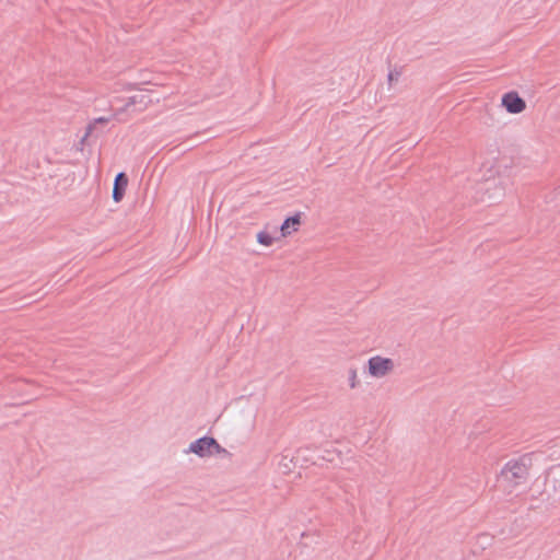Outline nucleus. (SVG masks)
<instances>
[{
  "mask_svg": "<svg viewBox=\"0 0 560 560\" xmlns=\"http://www.w3.org/2000/svg\"><path fill=\"white\" fill-rule=\"evenodd\" d=\"M529 475V465L526 457L509 460L497 476L495 489L508 494L524 485Z\"/></svg>",
  "mask_w": 560,
  "mask_h": 560,
  "instance_id": "obj_1",
  "label": "nucleus"
},
{
  "mask_svg": "<svg viewBox=\"0 0 560 560\" xmlns=\"http://www.w3.org/2000/svg\"><path fill=\"white\" fill-rule=\"evenodd\" d=\"M224 452L222 446L211 436H202L189 443L188 447L183 451L185 455L195 454L200 458H209L215 454Z\"/></svg>",
  "mask_w": 560,
  "mask_h": 560,
  "instance_id": "obj_2",
  "label": "nucleus"
},
{
  "mask_svg": "<svg viewBox=\"0 0 560 560\" xmlns=\"http://www.w3.org/2000/svg\"><path fill=\"white\" fill-rule=\"evenodd\" d=\"M395 362L382 355L371 357L366 362L368 374L373 378H385L395 371Z\"/></svg>",
  "mask_w": 560,
  "mask_h": 560,
  "instance_id": "obj_3",
  "label": "nucleus"
},
{
  "mask_svg": "<svg viewBox=\"0 0 560 560\" xmlns=\"http://www.w3.org/2000/svg\"><path fill=\"white\" fill-rule=\"evenodd\" d=\"M501 105L510 114H520L526 108V102L515 91L505 93L502 96Z\"/></svg>",
  "mask_w": 560,
  "mask_h": 560,
  "instance_id": "obj_4",
  "label": "nucleus"
},
{
  "mask_svg": "<svg viewBox=\"0 0 560 560\" xmlns=\"http://www.w3.org/2000/svg\"><path fill=\"white\" fill-rule=\"evenodd\" d=\"M128 185V178L125 173L117 174L113 188V199L115 202L121 201L125 195L126 187Z\"/></svg>",
  "mask_w": 560,
  "mask_h": 560,
  "instance_id": "obj_5",
  "label": "nucleus"
},
{
  "mask_svg": "<svg viewBox=\"0 0 560 560\" xmlns=\"http://www.w3.org/2000/svg\"><path fill=\"white\" fill-rule=\"evenodd\" d=\"M301 225V214H295L291 218H288L281 225L280 231L283 237H288L293 232L298 231Z\"/></svg>",
  "mask_w": 560,
  "mask_h": 560,
  "instance_id": "obj_6",
  "label": "nucleus"
},
{
  "mask_svg": "<svg viewBox=\"0 0 560 560\" xmlns=\"http://www.w3.org/2000/svg\"><path fill=\"white\" fill-rule=\"evenodd\" d=\"M151 102V100L147 95H133L129 97L125 107L117 110L116 115H119L128 109V107L140 104L144 107Z\"/></svg>",
  "mask_w": 560,
  "mask_h": 560,
  "instance_id": "obj_7",
  "label": "nucleus"
},
{
  "mask_svg": "<svg viewBox=\"0 0 560 560\" xmlns=\"http://www.w3.org/2000/svg\"><path fill=\"white\" fill-rule=\"evenodd\" d=\"M347 382H348V387L351 390H354V389L360 387L361 381H360V377H359L358 369H355V368L348 369V371H347Z\"/></svg>",
  "mask_w": 560,
  "mask_h": 560,
  "instance_id": "obj_8",
  "label": "nucleus"
},
{
  "mask_svg": "<svg viewBox=\"0 0 560 560\" xmlns=\"http://www.w3.org/2000/svg\"><path fill=\"white\" fill-rule=\"evenodd\" d=\"M273 241V237L265 231H261L257 234V242L264 246H271Z\"/></svg>",
  "mask_w": 560,
  "mask_h": 560,
  "instance_id": "obj_9",
  "label": "nucleus"
},
{
  "mask_svg": "<svg viewBox=\"0 0 560 560\" xmlns=\"http://www.w3.org/2000/svg\"><path fill=\"white\" fill-rule=\"evenodd\" d=\"M400 72L397 70H390L388 73V82L389 84L397 82L399 80Z\"/></svg>",
  "mask_w": 560,
  "mask_h": 560,
  "instance_id": "obj_10",
  "label": "nucleus"
},
{
  "mask_svg": "<svg viewBox=\"0 0 560 560\" xmlns=\"http://www.w3.org/2000/svg\"><path fill=\"white\" fill-rule=\"evenodd\" d=\"M510 184V179H509V176L504 177L502 180H500L499 183V186H500V196H503L504 195V191H505V188L506 186Z\"/></svg>",
  "mask_w": 560,
  "mask_h": 560,
  "instance_id": "obj_11",
  "label": "nucleus"
},
{
  "mask_svg": "<svg viewBox=\"0 0 560 560\" xmlns=\"http://www.w3.org/2000/svg\"><path fill=\"white\" fill-rule=\"evenodd\" d=\"M95 121L93 120L91 124H89V126L86 127V130H85V133H86V137H90L94 129H95Z\"/></svg>",
  "mask_w": 560,
  "mask_h": 560,
  "instance_id": "obj_12",
  "label": "nucleus"
},
{
  "mask_svg": "<svg viewBox=\"0 0 560 560\" xmlns=\"http://www.w3.org/2000/svg\"><path fill=\"white\" fill-rule=\"evenodd\" d=\"M88 138H89V137H86V133H84V136H83V137H82V139L80 140L79 148H78L80 151H82V150H83V147H84V144H85V142H86V140H88Z\"/></svg>",
  "mask_w": 560,
  "mask_h": 560,
  "instance_id": "obj_13",
  "label": "nucleus"
},
{
  "mask_svg": "<svg viewBox=\"0 0 560 560\" xmlns=\"http://www.w3.org/2000/svg\"><path fill=\"white\" fill-rule=\"evenodd\" d=\"M280 466L283 467L284 469H290V465H289V462H288V458L284 456L282 462L280 463Z\"/></svg>",
  "mask_w": 560,
  "mask_h": 560,
  "instance_id": "obj_14",
  "label": "nucleus"
},
{
  "mask_svg": "<svg viewBox=\"0 0 560 560\" xmlns=\"http://www.w3.org/2000/svg\"><path fill=\"white\" fill-rule=\"evenodd\" d=\"M95 124H106L108 121V118L106 117H100L94 119Z\"/></svg>",
  "mask_w": 560,
  "mask_h": 560,
  "instance_id": "obj_15",
  "label": "nucleus"
}]
</instances>
